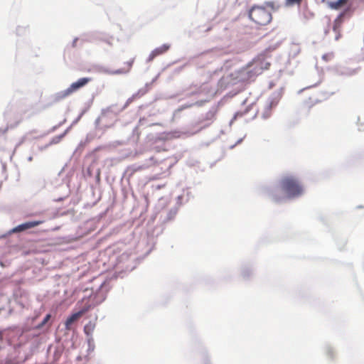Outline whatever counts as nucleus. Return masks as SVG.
Returning a JSON list of instances; mask_svg holds the SVG:
<instances>
[{
	"instance_id": "a211bd4d",
	"label": "nucleus",
	"mask_w": 364,
	"mask_h": 364,
	"mask_svg": "<svg viewBox=\"0 0 364 364\" xmlns=\"http://www.w3.org/2000/svg\"><path fill=\"white\" fill-rule=\"evenodd\" d=\"M327 56H328L327 55H324L323 56V58L326 59V57H327Z\"/></svg>"
},
{
	"instance_id": "2eb2a0df",
	"label": "nucleus",
	"mask_w": 364,
	"mask_h": 364,
	"mask_svg": "<svg viewBox=\"0 0 364 364\" xmlns=\"http://www.w3.org/2000/svg\"><path fill=\"white\" fill-rule=\"evenodd\" d=\"M50 318V314H48L46 315V316L44 318L42 323H41V326L44 325Z\"/></svg>"
},
{
	"instance_id": "39448f33",
	"label": "nucleus",
	"mask_w": 364,
	"mask_h": 364,
	"mask_svg": "<svg viewBox=\"0 0 364 364\" xmlns=\"http://www.w3.org/2000/svg\"><path fill=\"white\" fill-rule=\"evenodd\" d=\"M277 105V101L274 99L269 98L264 104L262 108L258 110V114L263 119H268L272 113V109Z\"/></svg>"
},
{
	"instance_id": "9b49d317",
	"label": "nucleus",
	"mask_w": 364,
	"mask_h": 364,
	"mask_svg": "<svg viewBox=\"0 0 364 364\" xmlns=\"http://www.w3.org/2000/svg\"><path fill=\"white\" fill-rule=\"evenodd\" d=\"M133 63L134 59L130 60L129 61L126 63V66L124 68L115 71L114 73L123 74L128 73L131 70Z\"/></svg>"
},
{
	"instance_id": "423d86ee",
	"label": "nucleus",
	"mask_w": 364,
	"mask_h": 364,
	"mask_svg": "<svg viewBox=\"0 0 364 364\" xmlns=\"http://www.w3.org/2000/svg\"><path fill=\"white\" fill-rule=\"evenodd\" d=\"M346 11L341 12L333 21V31L336 33L335 40L338 41L341 37V27L344 21V16L346 14Z\"/></svg>"
},
{
	"instance_id": "9d476101",
	"label": "nucleus",
	"mask_w": 364,
	"mask_h": 364,
	"mask_svg": "<svg viewBox=\"0 0 364 364\" xmlns=\"http://www.w3.org/2000/svg\"><path fill=\"white\" fill-rule=\"evenodd\" d=\"M349 0H337L334 1H329L328 6L330 9L333 10H338L346 5Z\"/></svg>"
},
{
	"instance_id": "f03ea898",
	"label": "nucleus",
	"mask_w": 364,
	"mask_h": 364,
	"mask_svg": "<svg viewBox=\"0 0 364 364\" xmlns=\"http://www.w3.org/2000/svg\"><path fill=\"white\" fill-rule=\"evenodd\" d=\"M249 16L252 21L260 26L267 25L272 18L269 11L259 6H255L250 9Z\"/></svg>"
},
{
	"instance_id": "1a4fd4ad",
	"label": "nucleus",
	"mask_w": 364,
	"mask_h": 364,
	"mask_svg": "<svg viewBox=\"0 0 364 364\" xmlns=\"http://www.w3.org/2000/svg\"><path fill=\"white\" fill-rule=\"evenodd\" d=\"M170 48L169 45L164 44L160 47L155 48L149 55V60H152L154 58L158 55H162L166 53Z\"/></svg>"
},
{
	"instance_id": "7ed1b4c3",
	"label": "nucleus",
	"mask_w": 364,
	"mask_h": 364,
	"mask_svg": "<svg viewBox=\"0 0 364 364\" xmlns=\"http://www.w3.org/2000/svg\"><path fill=\"white\" fill-rule=\"evenodd\" d=\"M92 80V79L91 77H82L78 79L76 82H73L67 89L58 92L55 95V100L58 102L68 97L82 87H85Z\"/></svg>"
},
{
	"instance_id": "ddd939ff",
	"label": "nucleus",
	"mask_w": 364,
	"mask_h": 364,
	"mask_svg": "<svg viewBox=\"0 0 364 364\" xmlns=\"http://www.w3.org/2000/svg\"><path fill=\"white\" fill-rule=\"evenodd\" d=\"M303 0H285L287 6H293L294 5L300 6Z\"/></svg>"
},
{
	"instance_id": "dca6fc26",
	"label": "nucleus",
	"mask_w": 364,
	"mask_h": 364,
	"mask_svg": "<svg viewBox=\"0 0 364 364\" xmlns=\"http://www.w3.org/2000/svg\"><path fill=\"white\" fill-rule=\"evenodd\" d=\"M266 5H267L268 7H270V8H272V9H274V2H273V1L266 2Z\"/></svg>"
},
{
	"instance_id": "4468645a",
	"label": "nucleus",
	"mask_w": 364,
	"mask_h": 364,
	"mask_svg": "<svg viewBox=\"0 0 364 364\" xmlns=\"http://www.w3.org/2000/svg\"><path fill=\"white\" fill-rule=\"evenodd\" d=\"M247 111H248L247 109H245V111H243V112L240 111V112H236L233 119H237V118L242 117L247 112Z\"/></svg>"
},
{
	"instance_id": "20e7f679",
	"label": "nucleus",
	"mask_w": 364,
	"mask_h": 364,
	"mask_svg": "<svg viewBox=\"0 0 364 364\" xmlns=\"http://www.w3.org/2000/svg\"><path fill=\"white\" fill-rule=\"evenodd\" d=\"M270 63L267 61L264 54L257 55L248 65V73L250 77L257 76L262 73L265 70L269 68Z\"/></svg>"
},
{
	"instance_id": "6e6552de",
	"label": "nucleus",
	"mask_w": 364,
	"mask_h": 364,
	"mask_svg": "<svg viewBox=\"0 0 364 364\" xmlns=\"http://www.w3.org/2000/svg\"><path fill=\"white\" fill-rule=\"evenodd\" d=\"M88 309L89 308H85L69 316L65 322V329L70 330L72 324L77 321Z\"/></svg>"
},
{
	"instance_id": "f3484780",
	"label": "nucleus",
	"mask_w": 364,
	"mask_h": 364,
	"mask_svg": "<svg viewBox=\"0 0 364 364\" xmlns=\"http://www.w3.org/2000/svg\"><path fill=\"white\" fill-rule=\"evenodd\" d=\"M193 106V105L190 104V105H184L181 107V108L180 109V110H182V109H187V108H190Z\"/></svg>"
},
{
	"instance_id": "6ab92c4d",
	"label": "nucleus",
	"mask_w": 364,
	"mask_h": 364,
	"mask_svg": "<svg viewBox=\"0 0 364 364\" xmlns=\"http://www.w3.org/2000/svg\"><path fill=\"white\" fill-rule=\"evenodd\" d=\"M306 105L308 107H310V106H311V105H309V103H308V102H306Z\"/></svg>"
},
{
	"instance_id": "f257e3e1",
	"label": "nucleus",
	"mask_w": 364,
	"mask_h": 364,
	"mask_svg": "<svg viewBox=\"0 0 364 364\" xmlns=\"http://www.w3.org/2000/svg\"><path fill=\"white\" fill-rule=\"evenodd\" d=\"M282 191L287 198L300 196L303 192V186L297 178L291 176H284L280 181L279 188H276L272 192V198L276 202L280 201L283 196L280 195Z\"/></svg>"
},
{
	"instance_id": "0eeeda50",
	"label": "nucleus",
	"mask_w": 364,
	"mask_h": 364,
	"mask_svg": "<svg viewBox=\"0 0 364 364\" xmlns=\"http://www.w3.org/2000/svg\"><path fill=\"white\" fill-rule=\"evenodd\" d=\"M43 223V221H42V220H35V221L26 222L25 223L21 224V225L15 227L14 228H13L11 230V232L16 233V232H23L28 229H31L34 227H36V226L42 224Z\"/></svg>"
},
{
	"instance_id": "f8f14e48",
	"label": "nucleus",
	"mask_w": 364,
	"mask_h": 364,
	"mask_svg": "<svg viewBox=\"0 0 364 364\" xmlns=\"http://www.w3.org/2000/svg\"><path fill=\"white\" fill-rule=\"evenodd\" d=\"M95 328V324L91 321H90L88 323H87L84 327V332L88 336H91Z\"/></svg>"
}]
</instances>
